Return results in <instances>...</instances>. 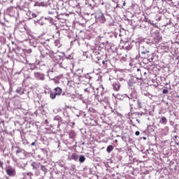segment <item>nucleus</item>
Wrapping results in <instances>:
<instances>
[{
  "label": "nucleus",
  "mask_w": 179,
  "mask_h": 179,
  "mask_svg": "<svg viewBox=\"0 0 179 179\" xmlns=\"http://www.w3.org/2000/svg\"><path fill=\"white\" fill-rule=\"evenodd\" d=\"M54 91L55 92L51 91L50 93V97L52 100L55 99L57 96H61V94H62V89L59 87H55Z\"/></svg>",
  "instance_id": "1"
},
{
  "label": "nucleus",
  "mask_w": 179,
  "mask_h": 179,
  "mask_svg": "<svg viewBox=\"0 0 179 179\" xmlns=\"http://www.w3.org/2000/svg\"><path fill=\"white\" fill-rule=\"evenodd\" d=\"M24 12H25L24 17L26 20H30V19H31V13L29 10V3H25V6H24Z\"/></svg>",
  "instance_id": "2"
},
{
  "label": "nucleus",
  "mask_w": 179,
  "mask_h": 179,
  "mask_svg": "<svg viewBox=\"0 0 179 179\" xmlns=\"http://www.w3.org/2000/svg\"><path fill=\"white\" fill-rule=\"evenodd\" d=\"M96 20L99 23H106V17L101 13H97L95 15Z\"/></svg>",
  "instance_id": "3"
},
{
  "label": "nucleus",
  "mask_w": 179,
  "mask_h": 179,
  "mask_svg": "<svg viewBox=\"0 0 179 179\" xmlns=\"http://www.w3.org/2000/svg\"><path fill=\"white\" fill-rule=\"evenodd\" d=\"M6 174L9 177H14L16 176V171L12 166H8V168L6 169Z\"/></svg>",
  "instance_id": "4"
},
{
  "label": "nucleus",
  "mask_w": 179,
  "mask_h": 179,
  "mask_svg": "<svg viewBox=\"0 0 179 179\" xmlns=\"http://www.w3.org/2000/svg\"><path fill=\"white\" fill-rule=\"evenodd\" d=\"M17 10L16 9V8L10 7L7 9V13L9 15V16H11L12 17H13V16H15V15H16Z\"/></svg>",
  "instance_id": "5"
},
{
  "label": "nucleus",
  "mask_w": 179,
  "mask_h": 179,
  "mask_svg": "<svg viewBox=\"0 0 179 179\" xmlns=\"http://www.w3.org/2000/svg\"><path fill=\"white\" fill-rule=\"evenodd\" d=\"M34 76L38 80H44L45 79V76L43 73H40L38 72L34 73Z\"/></svg>",
  "instance_id": "6"
},
{
  "label": "nucleus",
  "mask_w": 179,
  "mask_h": 179,
  "mask_svg": "<svg viewBox=\"0 0 179 179\" xmlns=\"http://www.w3.org/2000/svg\"><path fill=\"white\" fill-rule=\"evenodd\" d=\"M113 90H115L116 92H118L120 90V83L118 81H115L113 83Z\"/></svg>",
  "instance_id": "7"
},
{
  "label": "nucleus",
  "mask_w": 179,
  "mask_h": 179,
  "mask_svg": "<svg viewBox=\"0 0 179 179\" xmlns=\"http://www.w3.org/2000/svg\"><path fill=\"white\" fill-rule=\"evenodd\" d=\"M154 40H155V43H159V41H160V40H162V36H160L159 33L156 34V36L154 38Z\"/></svg>",
  "instance_id": "8"
},
{
  "label": "nucleus",
  "mask_w": 179,
  "mask_h": 179,
  "mask_svg": "<svg viewBox=\"0 0 179 179\" xmlns=\"http://www.w3.org/2000/svg\"><path fill=\"white\" fill-rule=\"evenodd\" d=\"M160 124L166 125L167 124V118L166 117H162L159 121Z\"/></svg>",
  "instance_id": "9"
},
{
  "label": "nucleus",
  "mask_w": 179,
  "mask_h": 179,
  "mask_svg": "<svg viewBox=\"0 0 179 179\" xmlns=\"http://www.w3.org/2000/svg\"><path fill=\"white\" fill-rule=\"evenodd\" d=\"M69 136L71 138V139H75L76 134H75V131H71L69 134Z\"/></svg>",
  "instance_id": "10"
},
{
  "label": "nucleus",
  "mask_w": 179,
  "mask_h": 179,
  "mask_svg": "<svg viewBox=\"0 0 179 179\" xmlns=\"http://www.w3.org/2000/svg\"><path fill=\"white\" fill-rule=\"evenodd\" d=\"M78 159H79V157L78 156V154L73 153L71 155V160H74L75 162L78 161Z\"/></svg>",
  "instance_id": "11"
},
{
  "label": "nucleus",
  "mask_w": 179,
  "mask_h": 179,
  "mask_svg": "<svg viewBox=\"0 0 179 179\" xmlns=\"http://www.w3.org/2000/svg\"><path fill=\"white\" fill-rule=\"evenodd\" d=\"M114 150V146H113V145H108V146L107 147V148H106V152H107L108 153H111L112 150Z\"/></svg>",
  "instance_id": "12"
},
{
  "label": "nucleus",
  "mask_w": 179,
  "mask_h": 179,
  "mask_svg": "<svg viewBox=\"0 0 179 179\" xmlns=\"http://www.w3.org/2000/svg\"><path fill=\"white\" fill-rule=\"evenodd\" d=\"M85 160H86V157H85V156H83V155L80 156L79 162H80V163H83Z\"/></svg>",
  "instance_id": "13"
},
{
  "label": "nucleus",
  "mask_w": 179,
  "mask_h": 179,
  "mask_svg": "<svg viewBox=\"0 0 179 179\" xmlns=\"http://www.w3.org/2000/svg\"><path fill=\"white\" fill-rule=\"evenodd\" d=\"M48 13H49V15H55V13H57V10L56 9H53L52 10H49Z\"/></svg>",
  "instance_id": "14"
},
{
  "label": "nucleus",
  "mask_w": 179,
  "mask_h": 179,
  "mask_svg": "<svg viewBox=\"0 0 179 179\" xmlns=\"http://www.w3.org/2000/svg\"><path fill=\"white\" fill-rule=\"evenodd\" d=\"M145 22H147V23H150V24H152V26H155V24L152 22L150 20H148V18H145Z\"/></svg>",
  "instance_id": "15"
},
{
  "label": "nucleus",
  "mask_w": 179,
  "mask_h": 179,
  "mask_svg": "<svg viewBox=\"0 0 179 179\" xmlns=\"http://www.w3.org/2000/svg\"><path fill=\"white\" fill-rule=\"evenodd\" d=\"M17 29H20V31L22 32V22H20L17 24Z\"/></svg>",
  "instance_id": "16"
},
{
  "label": "nucleus",
  "mask_w": 179,
  "mask_h": 179,
  "mask_svg": "<svg viewBox=\"0 0 179 179\" xmlns=\"http://www.w3.org/2000/svg\"><path fill=\"white\" fill-rule=\"evenodd\" d=\"M137 104H138V108H142V103L141 102V101L138 100Z\"/></svg>",
  "instance_id": "17"
},
{
  "label": "nucleus",
  "mask_w": 179,
  "mask_h": 179,
  "mask_svg": "<svg viewBox=\"0 0 179 179\" xmlns=\"http://www.w3.org/2000/svg\"><path fill=\"white\" fill-rule=\"evenodd\" d=\"M162 93L163 94H167V93H169V90H166V89L163 90Z\"/></svg>",
  "instance_id": "18"
},
{
  "label": "nucleus",
  "mask_w": 179,
  "mask_h": 179,
  "mask_svg": "<svg viewBox=\"0 0 179 179\" xmlns=\"http://www.w3.org/2000/svg\"><path fill=\"white\" fill-rule=\"evenodd\" d=\"M0 167L1 169H3V162L0 160Z\"/></svg>",
  "instance_id": "19"
},
{
  "label": "nucleus",
  "mask_w": 179,
  "mask_h": 179,
  "mask_svg": "<svg viewBox=\"0 0 179 179\" xmlns=\"http://www.w3.org/2000/svg\"><path fill=\"white\" fill-rule=\"evenodd\" d=\"M36 164V162L32 163L31 166L33 167V169H34V170H37V167H36V166H34Z\"/></svg>",
  "instance_id": "20"
},
{
  "label": "nucleus",
  "mask_w": 179,
  "mask_h": 179,
  "mask_svg": "<svg viewBox=\"0 0 179 179\" xmlns=\"http://www.w3.org/2000/svg\"><path fill=\"white\" fill-rule=\"evenodd\" d=\"M135 135H136V136H139V135H141V132H139V131H136L135 132Z\"/></svg>",
  "instance_id": "21"
},
{
  "label": "nucleus",
  "mask_w": 179,
  "mask_h": 179,
  "mask_svg": "<svg viewBox=\"0 0 179 179\" xmlns=\"http://www.w3.org/2000/svg\"><path fill=\"white\" fill-rule=\"evenodd\" d=\"M54 120H57V121H59L61 120V117L59 116L55 117Z\"/></svg>",
  "instance_id": "22"
},
{
  "label": "nucleus",
  "mask_w": 179,
  "mask_h": 179,
  "mask_svg": "<svg viewBox=\"0 0 179 179\" xmlns=\"http://www.w3.org/2000/svg\"><path fill=\"white\" fill-rule=\"evenodd\" d=\"M41 169L42 171H45V170H46L45 167L43 165L41 166Z\"/></svg>",
  "instance_id": "23"
},
{
  "label": "nucleus",
  "mask_w": 179,
  "mask_h": 179,
  "mask_svg": "<svg viewBox=\"0 0 179 179\" xmlns=\"http://www.w3.org/2000/svg\"><path fill=\"white\" fill-rule=\"evenodd\" d=\"M20 152H22L20 150V148H17V150H16V154L18 155V153H20Z\"/></svg>",
  "instance_id": "24"
},
{
  "label": "nucleus",
  "mask_w": 179,
  "mask_h": 179,
  "mask_svg": "<svg viewBox=\"0 0 179 179\" xmlns=\"http://www.w3.org/2000/svg\"><path fill=\"white\" fill-rule=\"evenodd\" d=\"M17 52V55H18V57H21V58H22V57H23L22 55V53H20V52Z\"/></svg>",
  "instance_id": "25"
},
{
  "label": "nucleus",
  "mask_w": 179,
  "mask_h": 179,
  "mask_svg": "<svg viewBox=\"0 0 179 179\" xmlns=\"http://www.w3.org/2000/svg\"><path fill=\"white\" fill-rule=\"evenodd\" d=\"M1 10H2V4L0 3V15H2V12H1Z\"/></svg>",
  "instance_id": "26"
},
{
  "label": "nucleus",
  "mask_w": 179,
  "mask_h": 179,
  "mask_svg": "<svg viewBox=\"0 0 179 179\" xmlns=\"http://www.w3.org/2000/svg\"><path fill=\"white\" fill-rule=\"evenodd\" d=\"M17 164L18 167H22V164H19V161H17Z\"/></svg>",
  "instance_id": "27"
},
{
  "label": "nucleus",
  "mask_w": 179,
  "mask_h": 179,
  "mask_svg": "<svg viewBox=\"0 0 179 179\" xmlns=\"http://www.w3.org/2000/svg\"><path fill=\"white\" fill-rule=\"evenodd\" d=\"M106 62H107V61H104V60H103V61H102V64H103V65H104V64H106Z\"/></svg>",
  "instance_id": "28"
},
{
  "label": "nucleus",
  "mask_w": 179,
  "mask_h": 179,
  "mask_svg": "<svg viewBox=\"0 0 179 179\" xmlns=\"http://www.w3.org/2000/svg\"><path fill=\"white\" fill-rule=\"evenodd\" d=\"M55 83L58 84V83H59V81L55 80Z\"/></svg>",
  "instance_id": "29"
},
{
  "label": "nucleus",
  "mask_w": 179,
  "mask_h": 179,
  "mask_svg": "<svg viewBox=\"0 0 179 179\" xmlns=\"http://www.w3.org/2000/svg\"><path fill=\"white\" fill-rule=\"evenodd\" d=\"M31 146H34L36 145V143L33 142V143H31Z\"/></svg>",
  "instance_id": "30"
},
{
  "label": "nucleus",
  "mask_w": 179,
  "mask_h": 179,
  "mask_svg": "<svg viewBox=\"0 0 179 179\" xmlns=\"http://www.w3.org/2000/svg\"><path fill=\"white\" fill-rule=\"evenodd\" d=\"M122 5H123V6H125V5H127V3H125V1H124Z\"/></svg>",
  "instance_id": "31"
},
{
  "label": "nucleus",
  "mask_w": 179,
  "mask_h": 179,
  "mask_svg": "<svg viewBox=\"0 0 179 179\" xmlns=\"http://www.w3.org/2000/svg\"><path fill=\"white\" fill-rule=\"evenodd\" d=\"M33 17H36V15L32 14Z\"/></svg>",
  "instance_id": "32"
},
{
  "label": "nucleus",
  "mask_w": 179,
  "mask_h": 179,
  "mask_svg": "<svg viewBox=\"0 0 179 179\" xmlns=\"http://www.w3.org/2000/svg\"><path fill=\"white\" fill-rule=\"evenodd\" d=\"M137 71H138V72H140V71H141V69H138Z\"/></svg>",
  "instance_id": "33"
},
{
  "label": "nucleus",
  "mask_w": 179,
  "mask_h": 179,
  "mask_svg": "<svg viewBox=\"0 0 179 179\" xmlns=\"http://www.w3.org/2000/svg\"><path fill=\"white\" fill-rule=\"evenodd\" d=\"M116 8H120V6H118V4L116 6Z\"/></svg>",
  "instance_id": "34"
},
{
  "label": "nucleus",
  "mask_w": 179,
  "mask_h": 179,
  "mask_svg": "<svg viewBox=\"0 0 179 179\" xmlns=\"http://www.w3.org/2000/svg\"><path fill=\"white\" fill-rule=\"evenodd\" d=\"M115 142H116V143L118 142V140H115Z\"/></svg>",
  "instance_id": "35"
},
{
  "label": "nucleus",
  "mask_w": 179,
  "mask_h": 179,
  "mask_svg": "<svg viewBox=\"0 0 179 179\" xmlns=\"http://www.w3.org/2000/svg\"><path fill=\"white\" fill-rule=\"evenodd\" d=\"M29 1H30V2H33V0H29Z\"/></svg>",
  "instance_id": "36"
},
{
  "label": "nucleus",
  "mask_w": 179,
  "mask_h": 179,
  "mask_svg": "<svg viewBox=\"0 0 179 179\" xmlns=\"http://www.w3.org/2000/svg\"><path fill=\"white\" fill-rule=\"evenodd\" d=\"M24 29L26 30V26L24 27Z\"/></svg>",
  "instance_id": "37"
},
{
  "label": "nucleus",
  "mask_w": 179,
  "mask_h": 179,
  "mask_svg": "<svg viewBox=\"0 0 179 179\" xmlns=\"http://www.w3.org/2000/svg\"><path fill=\"white\" fill-rule=\"evenodd\" d=\"M152 61H153V58H151Z\"/></svg>",
  "instance_id": "38"
},
{
  "label": "nucleus",
  "mask_w": 179,
  "mask_h": 179,
  "mask_svg": "<svg viewBox=\"0 0 179 179\" xmlns=\"http://www.w3.org/2000/svg\"><path fill=\"white\" fill-rule=\"evenodd\" d=\"M12 43V44H14V43L13 42H11Z\"/></svg>",
  "instance_id": "39"
},
{
  "label": "nucleus",
  "mask_w": 179,
  "mask_h": 179,
  "mask_svg": "<svg viewBox=\"0 0 179 179\" xmlns=\"http://www.w3.org/2000/svg\"><path fill=\"white\" fill-rule=\"evenodd\" d=\"M17 92H19V90H17Z\"/></svg>",
  "instance_id": "40"
},
{
  "label": "nucleus",
  "mask_w": 179,
  "mask_h": 179,
  "mask_svg": "<svg viewBox=\"0 0 179 179\" xmlns=\"http://www.w3.org/2000/svg\"><path fill=\"white\" fill-rule=\"evenodd\" d=\"M21 137H22V134H21Z\"/></svg>",
  "instance_id": "41"
}]
</instances>
